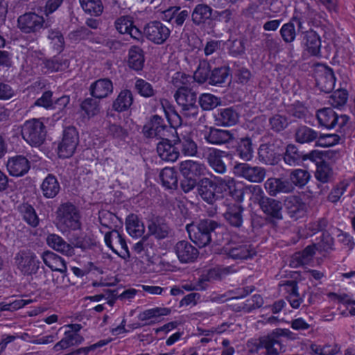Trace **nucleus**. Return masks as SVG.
Listing matches in <instances>:
<instances>
[{
  "label": "nucleus",
  "instance_id": "f257e3e1",
  "mask_svg": "<svg viewBox=\"0 0 355 355\" xmlns=\"http://www.w3.org/2000/svg\"><path fill=\"white\" fill-rule=\"evenodd\" d=\"M218 227L219 225L211 219L201 220L196 224L187 225L190 239L199 247L208 245L211 240V232Z\"/></svg>",
  "mask_w": 355,
  "mask_h": 355
},
{
  "label": "nucleus",
  "instance_id": "f03ea898",
  "mask_svg": "<svg viewBox=\"0 0 355 355\" xmlns=\"http://www.w3.org/2000/svg\"><path fill=\"white\" fill-rule=\"evenodd\" d=\"M57 219L59 228L62 232L77 230L81 227L79 211L70 202L60 205L57 210Z\"/></svg>",
  "mask_w": 355,
  "mask_h": 355
},
{
  "label": "nucleus",
  "instance_id": "7ed1b4c3",
  "mask_svg": "<svg viewBox=\"0 0 355 355\" xmlns=\"http://www.w3.org/2000/svg\"><path fill=\"white\" fill-rule=\"evenodd\" d=\"M161 139L162 141L157 144L158 155H179L180 150L184 155H196L198 153L196 144L189 139L175 142L173 145L168 139Z\"/></svg>",
  "mask_w": 355,
  "mask_h": 355
},
{
  "label": "nucleus",
  "instance_id": "20e7f679",
  "mask_svg": "<svg viewBox=\"0 0 355 355\" xmlns=\"http://www.w3.org/2000/svg\"><path fill=\"white\" fill-rule=\"evenodd\" d=\"M316 116L320 125L328 129L336 128L343 135L345 133V126L349 121L348 116L339 115L331 107L319 110Z\"/></svg>",
  "mask_w": 355,
  "mask_h": 355
},
{
  "label": "nucleus",
  "instance_id": "39448f33",
  "mask_svg": "<svg viewBox=\"0 0 355 355\" xmlns=\"http://www.w3.org/2000/svg\"><path fill=\"white\" fill-rule=\"evenodd\" d=\"M46 127L38 119L26 121L21 127L23 139L31 146H39L45 139Z\"/></svg>",
  "mask_w": 355,
  "mask_h": 355
},
{
  "label": "nucleus",
  "instance_id": "423d86ee",
  "mask_svg": "<svg viewBox=\"0 0 355 355\" xmlns=\"http://www.w3.org/2000/svg\"><path fill=\"white\" fill-rule=\"evenodd\" d=\"M174 98L179 106L182 107L181 113L186 118L196 117L198 114L196 103V94L190 89L177 90Z\"/></svg>",
  "mask_w": 355,
  "mask_h": 355
},
{
  "label": "nucleus",
  "instance_id": "0eeeda50",
  "mask_svg": "<svg viewBox=\"0 0 355 355\" xmlns=\"http://www.w3.org/2000/svg\"><path fill=\"white\" fill-rule=\"evenodd\" d=\"M293 333L288 329H277L268 336L262 338L261 343L266 349L267 355H279L285 351L280 336L290 338Z\"/></svg>",
  "mask_w": 355,
  "mask_h": 355
},
{
  "label": "nucleus",
  "instance_id": "6e6552de",
  "mask_svg": "<svg viewBox=\"0 0 355 355\" xmlns=\"http://www.w3.org/2000/svg\"><path fill=\"white\" fill-rule=\"evenodd\" d=\"M15 264L17 268L24 274L30 275L36 273L40 261L34 252L29 250H24L16 254Z\"/></svg>",
  "mask_w": 355,
  "mask_h": 355
},
{
  "label": "nucleus",
  "instance_id": "1a4fd4ad",
  "mask_svg": "<svg viewBox=\"0 0 355 355\" xmlns=\"http://www.w3.org/2000/svg\"><path fill=\"white\" fill-rule=\"evenodd\" d=\"M104 240L107 246L120 257L125 259L130 257V252L123 237L118 230H112L105 233Z\"/></svg>",
  "mask_w": 355,
  "mask_h": 355
},
{
  "label": "nucleus",
  "instance_id": "9d476101",
  "mask_svg": "<svg viewBox=\"0 0 355 355\" xmlns=\"http://www.w3.org/2000/svg\"><path fill=\"white\" fill-rule=\"evenodd\" d=\"M146 38L156 44H164L169 37L170 29L159 21L148 23L144 30Z\"/></svg>",
  "mask_w": 355,
  "mask_h": 355
},
{
  "label": "nucleus",
  "instance_id": "9b49d317",
  "mask_svg": "<svg viewBox=\"0 0 355 355\" xmlns=\"http://www.w3.org/2000/svg\"><path fill=\"white\" fill-rule=\"evenodd\" d=\"M44 17L33 12H26L17 19V27L24 33L35 34L42 29Z\"/></svg>",
  "mask_w": 355,
  "mask_h": 355
},
{
  "label": "nucleus",
  "instance_id": "f8f14e48",
  "mask_svg": "<svg viewBox=\"0 0 355 355\" xmlns=\"http://www.w3.org/2000/svg\"><path fill=\"white\" fill-rule=\"evenodd\" d=\"M79 142L78 133L73 126H68L63 130L62 141L58 146V154L73 155Z\"/></svg>",
  "mask_w": 355,
  "mask_h": 355
},
{
  "label": "nucleus",
  "instance_id": "ddd939ff",
  "mask_svg": "<svg viewBox=\"0 0 355 355\" xmlns=\"http://www.w3.org/2000/svg\"><path fill=\"white\" fill-rule=\"evenodd\" d=\"M223 253L233 259H251L256 254L255 249L248 243H229L223 248Z\"/></svg>",
  "mask_w": 355,
  "mask_h": 355
},
{
  "label": "nucleus",
  "instance_id": "4468645a",
  "mask_svg": "<svg viewBox=\"0 0 355 355\" xmlns=\"http://www.w3.org/2000/svg\"><path fill=\"white\" fill-rule=\"evenodd\" d=\"M233 173L239 177L252 182H261L263 180L266 173L263 168L251 166L247 163H239L234 165Z\"/></svg>",
  "mask_w": 355,
  "mask_h": 355
},
{
  "label": "nucleus",
  "instance_id": "2eb2a0df",
  "mask_svg": "<svg viewBox=\"0 0 355 355\" xmlns=\"http://www.w3.org/2000/svg\"><path fill=\"white\" fill-rule=\"evenodd\" d=\"M264 187L268 194L272 196H275L280 193H291L294 190V187L289 180L283 178H268Z\"/></svg>",
  "mask_w": 355,
  "mask_h": 355
},
{
  "label": "nucleus",
  "instance_id": "dca6fc26",
  "mask_svg": "<svg viewBox=\"0 0 355 355\" xmlns=\"http://www.w3.org/2000/svg\"><path fill=\"white\" fill-rule=\"evenodd\" d=\"M143 131L148 137L162 138L167 136L168 127L161 116L154 115L150 121L144 126Z\"/></svg>",
  "mask_w": 355,
  "mask_h": 355
},
{
  "label": "nucleus",
  "instance_id": "f3484780",
  "mask_svg": "<svg viewBox=\"0 0 355 355\" xmlns=\"http://www.w3.org/2000/svg\"><path fill=\"white\" fill-rule=\"evenodd\" d=\"M213 8L207 4L199 3L195 6L191 12V20L198 26L209 24L212 20Z\"/></svg>",
  "mask_w": 355,
  "mask_h": 355
},
{
  "label": "nucleus",
  "instance_id": "a211bd4d",
  "mask_svg": "<svg viewBox=\"0 0 355 355\" xmlns=\"http://www.w3.org/2000/svg\"><path fill=\"white\" fill-rule=\"evenodd\" d=\"M175 252L182 263L193 261L198 256V250L187 241H178L174 247Z\"/></svg>",
  "mask_w": 355,
  "mask_h": 355
},
{
  "label": "nucleus",
  "instance_id": "6ab92c4d",
  "mask_svg": "<svg viewBox=\"0 0 355 355\" xmlns=\"http://www.w3.org/2000/svg\"><path fill=\"white\" fill-rule=\"evenodd\" d=\"M113 84L109 78H100L92 83L89 92L95 98H105L113 92Z\"/></svg>",
  "mask_w": 355,
  "mask_h": 355
},
{
  "label": "nucleus",
  "instance_id": "aec40b11",
  "mask_svg": "<svg viewBox=\"0 0 355 355\" xmlns=\"http://www.w3.org/2000/svg\"><path fill=\"white\" fill-rule=\"evenodd\" d=\"M189 12L180 6H172L163 12V19L175 26H182L189 18Z\"/></svg>",
  "mask_w": 355,
  "mask_h": 355
},
{
  "label": "nucleus",
  "instance_id": "412c9836",
  "mask_svg": "<svg viewBox=\"0 0 355 355\" xmlns=\"http://www.w3.org/2000/svg\"><path fill=\"white\" fill-rule=\"evenodd\" d=\"M315 81L321 91L329 93L334 89L336 82L333 70L329 67H322V69L318 72Z\"/></svg>",
  "mask_w": 355,
  "mask_h": 355
},
{
  "label": "nucleus",
  "instance_id": "4be33fe9",
  "mask_svg": "<svg viewBox=\"0 0 355 355\" xmlns=\"http://www.w3.org/2000/svg\"><path fill=\"white\" fill-rule=\"evenodd\" d=\"M46 243L51 248L65 256L71 257L74 254V248L59 235L49 234L46 238Z\"/></svg>",
  "mask_w": 355,
  "mask_h": 355
},
{
  "label": "nucleus",
  "instance_id": "5701e85b",
  "mask_svg": "<svg viewBox=\"0 0 355 355\" xmlns=\"http://www.w3.org/2000/svg\"><path fill=\"white\" fill-rule=\"evenodd\" d=\"M30 168L29 162L26 157H11L7 162V169L12 176H21Z\"/></svg>",
  "mask_w": 355,
  "mask_h": 355
},
{
  "label": "nucleus",
  "instance_id": "b1692460",
  "mask_svg": "<svg viewBox=\"0 0 355 355\" xmlns=\"http://www.w3.org/2000/svg\"><path fill=\"white\" fill-rule=\"evenodd\" d=\"M198 195L205 202L212 204L216 200L214 183L207 178L201 179L197 184Z\"/></svg>",
  "mask_w": 355,
  "mask_h": 355
},
{
  "label": "nucleus",
  "instance_id": "393cba45",
  "mask_svg": "<svg viewBox=\"0 0 355 355\" xmlns=\"http://www.w3.org/2000/svg\"><path fill=\"white\" fill-rule=\"evenodd\" d=\"M317 249V245L313 244L308 245L302 251L295 253L291 257L290 265L293 268H297L309 264L313 260Z\"/></svg>",
  "mask_w": 355,
  "mask_h": 355
},
{
  "label": "nucleus",
  "instance_id": "a878e982",
  "mask_svg": "<svg viewBox=\"0 0 355 355\" xmlns=\"http://www.w3.org/2000/svg\"><path fill=\"white\" fill-rule=\"evenodd\" d=\"M44 263L52 270L64 273L67 271V266L64 260L58 254L51 251L44 252L42 254Z\"/></svg>",
  "mask_w": 355,
  "mask_h": 355
},
{
  "label": "nucleus",
  "instance_id": "bb28decb",
  "mask_svg": "<svg viewBox=\"0 0 355 355\" xmlns=\"http://www.w3.org/2000/svg\"><path fill=\"white\" fill-rule=\"evenodd\" d=\"M239 120L238 113L232 107L220 109L215 114L216 124L218 125L230 126L236 123Z\"/></svg>",
  "mask_w": 355,
  "mask_h": 355
},
{
  "label": "nucleus",
  "instance_id": "cd10ccee",
  "mask_svg": "<svg viewBox=\"0 0 355 355\" xmlns=\"http://www.w3.org/2000/svg\"><path fill=\"white\" fill-rule=\"evenodd\" d=\"M40 189L44 198H53L59 193L60 187L57 178L49 174L42 181Z\"/></svg>",
  "mask_w": 355,
  "mask_h": 355
},
{
  "label": "nucleus",
  "instance_id": "c85d7f7f",
  "mask_svg": "<svg viewBox=\"0 0 355 355\" xmlns=\"http://www.w3.org/2000/svg\"><path fill=\"white\" fill-rule=\"evenodd\" d=\"M261 210L268 216L275 219L282 218V205L281 202L269 198L263 199L261 202Z\"/></svg>",
  "mask_w": 355,
  "mask_h": 355
},
{
  "label": "nucleus",
  "instance_id": "c756f323",
  "mask_svg": "<svg viewBox=\"0 0 355 355\" xmlns=\"http://www.w3.org/2000/svg\"><path fill=\"white\" fill-rule=\"evenodd\" d=\"M207 141L215 144H226L230 141L234 143L233 134L229 130L211 128L208 135H205Z\"/></svg>",
  "mask_w": 355,
  "mask_h": 355
},
{
  "label": "nucleus",
  "instance_id": "7c9ffc66",
  "mask_svg": "<svg viewBox=\"0 0 355 355\" xmlns=\"http://www.w3.org/2000/svg\"><path fill=\"white\" fill-rule=\"evenodd\" d=\"M69 62L68 60L60 57H53L51 59L42 60V69L44 73L63 71L68 68Z\"/></svg>",
  "mask_w": 355,
  "mask_h": 355
},
{
  "label": "nucleus",
  "instance_id": "2f4dec72",
  "mask_svg": "<svg viewBox=\"0 0 355 355\" xmlns=\"http://www.w3.org/2000/svg\"><path fill=\"white\" fill-rule=\"evenodd\" d=\"M83 341V338L78 333L67 331L64 336L53 347L55 352L66 349L71 346L79 345Z\"/></svg>",
  "mask_w": 355,
  "mask_h": 355
},
{
  "label": "nucleus",
  "instance_id": "473e14b6",
  "mask_svg": "<svg viewBox=\"0 0 355 355\" xmlns=\"http://www.w3.org/2000/svg\"><path fill=\"white\" fill-rule=\"evenodd\" d=\"M133 103V95L131 91L124 89L117 96L112 103V108L118 112L128 110Z\"/></svg>",
  "mask_w": 355,
  "mask_h": 355
},
{
  "label": "nucleus",
  "instance_id": "72a5a7b5",
  "mask_svg": "<svg viewBox=\"0 0 355 355\" xmlns=\"http://www.w3.org/2000/svg\"><path fill=\"white\" fill-rule=\"evenodd\" d=\"M180 170L185 177L199 176L204 175L206 168L203 164L192 160L182 162L180 166Z\"/></svg>",
  "mask_w": 355,
  "mask_h": 355
},
{
  "label": "nucleus",
  "instance_id": "f704fd0d",
  "mask_svg": "<svg viewBox=\"0 0 355 355\" xmlns=\"http://www.w3.org/2000/svg\"><path fill=\"white\" fill-rule=\"evenodd\" d=\"M304 40L306 49L311 55L318 56L320 55L321 41L315 31H305Z\"/></svg>",
  "mask_w": 355,
  "mask_h": 355
},
{
  "label": "nucleus",
  "instance_id": "c9c22d12",
  "mask_svg": "<svg viewBox=\"0 0 355 355\" xmlns=\"http://www.w3.org/2000/svg\"><path fill=\"white\" fill-rule=\"evenodd\" d=\"M125 226L128 233L132 237H141L144 232L145 227L139 217L135 214H130L125 220Z\"/></svg>",
  "mask_w": 355,
  "mask_h": 355
},
{
  "label": "nucleus",
  "instance_id": "e433bc0d",
  "mask_svg": "<svg viewBox=\"0 0 355 355\" xmlns=\"http://www.w3.org/2000/svg\"><path fill=\"white\" fill-rule=\"evenodd\" d=\"M304 159L308 157H303ZM313 162H316L317 169L315 172V178L322 182H327L329 180L332 175V170L329 165L322 159V157H309Z\"/></svg>",
  "mask_w": 355,
  "mask_h": 355
},
{
  "label": "nucleus",
  "instance_id": "4c0bfd02",
  "mask_svg": "<svg viewBox=\"0 0 355 355\" xmlns=\"http://www.w3.org/2000/svg\"><path fill=\"white\" fill-rule=\"evenodd\" d=\"M144 51L140 47L133 46L129 49L128 62L130 68L140 71L144 67Z\"/></svg>",
  "mask_w": 355,
  "mask_h": 355
},
{
  "label": "nucleus",
  "instance_id": "58836bf2",
  "mask_svg": "<svg viewBox=\"0 0 355 355\" xmlns=\"http://www.w3.org/2000/svg\"><path fill=\"white\" fill-rule=\"evenodd\" d=\"M285 205L289 214L293 218H300L306 211V205L297 196L288 197L285 200Z\"/></svg>",
  "mask_w": 355,
  "mask_h": 355
},
{
  "label": "nucleus",
  "instance_id": "ea45409f",
  "mask_svg": "<svg viewBox=\"0 0 355 355\" xmlns=\"http://www.w3.org/2000/svg\"><path fill=\"white\" fill-rule=\"evenodd\" d=\"M148 230L151 235H154L159 239L166 238L169 233L168 226L159 218L150 220L148 224Z\"/></svg>",
  "mask_w": 355,
  "mask_h": 355
},
{
  "label": "nucleus",
  "instance_id": "a19ab883",
  "mask_svg": "<svg viewBox=\"0 0 355 355\" xmlns=\"http://www.w3.org/2000/svg\"><path fill=\"white\" fill-rule=\"evenodd\" d=\"M79 3L84 12L91 16L99 17L104 10L101 0H79Z\"/></svg>",
  "mask_w": 355,
  "mask_h": 355
},
{
  "label": "nucleus",
  "instance_id": "79ce46f5",
  "mask_svg": "<svg viewBox=\"0 0 355 355\" xmlns=\"http://www.w3.org/2000/svg\"><path fill=\"white\" fill-rule=\"evenodd\" d=\"M241 213V207L239 205L234 204L228 207L224 216L230 225L234 227H240L243 222Z\"/></svg>",
  "mask_w": 355,
  "mask_h": 355
},
{
  "label": "nucleus",
  "instance_id": "37998d69",
  "mask_svg": "<svg viewBox=\"0 0 355 355\" xmlns=\"http://www.w3.org/2000/svg\"><path fill=\"white\" fill-rule=\"evenodd\" d=\"M295 136L299 143H309L318 137V132L306 125H301L297 128Z\"/></svg>",
  "mask_w": 355,
  "mask_h": 355
},
{
  "label": "nucleus",
  "instance_id": "c03bdc74",
  "mask_svg": "<svg viewBox=\"0 0 355 355\" xmlns=\"http://www.w3.org/2000/svg\"><path fill=\"white\" fill-rule=\"evenodd\" d=\"M171 313V309L166 307H155L147 309L139 315V319L141 321L150 320H157L162 316L168 315Z\"/></svg>",
  "mask_w": 355,
  "mask_h": 355
},
{
  "label": "nucleus",
  "instance_id": "a18cd8bd",
  "mask_svg": "<svg viewBox=\"0 0 355 355\" xmlns=\"http://www.w3.org/2000/svg\"><path fill=\"white\" fill-rule=\"evenodd\" d=\"M160 178L164 187L166 189H175L178 185V178L175 171L171 168H164L160 173Z\"/></svg>",
  "mask_w": 355,
  "mask_h": 355
},
{
  "label": "nucleus",
  "instance_id": "49530a36",
  "mask_svg": "<svg viewBox=\"0 0 355 355\" xmlns=\"http://www.w3.org/2000/svg\"><path fill=\"white\" fill-rule=\"evenodd\" d=\"M19 211L24 220L31 226L37 227L39 224V218L35 209L28 204H23L19 207Z\"/></svg>",
  "mask_w": 355,
  "mask_h": 355
},
{
  "label": "nucleus",
  "instance_id": "de8ad7c7",
  "mask_svg": "<svg viewBox=\"0 0 355 355\" xmlns=\"http://www.w3.org/2000/svg\"><path fill=\"white\" fill-rule=\"evenodd\" d=\"M310 177V174L306 171L295 169L291 172L289 181L294 187L296 186L301 188L308 183Z\"/></svg>",
  "mask_w": 355,
  "mask_h": 355
},
{
  "label": "nucleus",
  "instance_id": "09e8293b",
  "mask_svg": "<svg viewBox=\"0 0 355 355\" xmlns=\"http://www.w3.org/2000/svg\"><path fill=\"white\" fill-rule=\"evenodd\" d=\"M210 64L207 60H201L193 76V79L199 83H203L209 79Z\"/></svg>",
  "mask_w": 355,
  "mask_h": 355
},
{
  "label": "nucleus",
  "instance_id": "8fccbe9b",
  "mask_svg": "<svg viewBox=\"0 0 355 355\" xmlns=\"http://www.w3.org/2000/svg\"><path fill=\"white\" fill-rule=\"evenodd\" d=\"M48 39L51 41L53 48L60 53L64 47V39L63 35L58 29H49L48 31Z\"/></svg>",
  "mask_w": 355,
  "mask_h": 355
},
{
  "label": "nucleus",
  "instance_id": "3c124183",
  "mask_svg": "<svg viewBox=\"0 0 355 355\" xmlns=\"http://www.w3.org/2000/svg\"><path fill=\"white\" fill-rule=\"evenodd\" d=\"M229 76V68L221 67L214 69L209 76V83L211 85H216L225 83Z\"/></svg>",
  "mask_w": 355,
  "mask_h": 355
},
{
  "label": "nucleus",
  "instance_id": "603ef678",
  "mask_svg": "<svg viewBox=\"0 0 355 355\" xmlns=\"http://www.w3.org/2000/svg\"><path fill=\"white\" fill-rule=\"evenodd\" d=\"M80 106L89 118L97 115L101 110L99 101L96 98H87L82 102Z\"/></svg>",
  "mask_w": 355,
  "mask_h": 355
},
{
  "label": "nucleus",
  "instance_id": "864d4df0",
  "mask_svg": "<svg viewBox=\"0 0 355 355\" xmlns=\"http://www.w3.org/2000/svg\"><path fill=\"white\" fill-rule=\"evenodd\" d=\"M199 103L204 110H211L220 104V100L211 94H202L199 98Z\"/></svg>",
  "mask_w": 355,
  "mask_h": 355
},
{
  "label": "nucleus",
  "instance_id": "5fc2aeb1",
  "mask_svg": "<svg viewBox=\"0 0 355 355\" xmlns=\"http://www.w3.org/2000/svg\"><path fill=\"white\" fill-rule=\"evenodd\" d=\"M192 80V76L187 75L184 72L178 71L172 76L171 83L174 87L178 88V90H180V89H189L188 85Z\"/></svg>",
  "mask_w": 355,
  "mask_h": 355
},
{
  "label": "nucleus",
  "instance_id": "6e6d98bb",
  "mask_svg": "<svg viewBox=\"0 0 355 355\" xmlns=\"http://www.w3.org/2000/svg\"><path fill=\"white\" fill-rule=\"evenodd\" d=\"M269 124L271 130L274 132H279L285 130L289 123L286 116L280 114H275L269 119Z\"/></svg>",
  "mask_w": 355,
  "mask_h": 355
},
{
  "label": "nucleus",
  "instance_id": "4d7b16f0",
  "mask_svg": "<svg viewBox=\"0 0 355 355\" xmlns=\"http://www.w3.org/2000/svg\"><path fill=\"white\" fill-rule=\"evenodd\" d=\"M280 35L286 43H292L296 37V30L292 22L288 21L284 24L280 29Z\"/></svg>",
  "mask_w": 355,
  "mask_h": 355
},
{
  "label": "nucleus",
  "instance_id": "13d9d810",
  "mask_svg": "<svg viewBox=\"0 0 355 355\" xmlns=\"http://www.w3.org/2000/svg\"><path fill=\"white\" fill-rule=\"evenodd\" d=\"M246 195L249 196L250 199L254 202H259L261 205V202L264 197V193L262 189L259 185H248L245 187Z\"/></svg>",
  "mask_w": 355,
  "mask_h": 355
},
{
  "label": "nucleus",
  "instance_id": "bf43d9fd",
  "mask_svg": "<svg viewBox=\"0 0 355 355\" xmlns=\"http://www.w3.org/2000/svg\"><path fill=\"white\" fill-rule=\"evenodd\" d=\"M287 112L293 117L303 119L306 117L308 110L304 104L297 101L288 106Z\"/></svg>",
  "mask_w": 355,
  "mask_h": 355
},
{
  "label": "nucleus",
  "instance_id": "052dcab7",
  "mask_svg": "<svg viewBox=\"0 0 355 355\" xmlns=\"http://www.w3.org/2000/svg\"><path fill=\"white\" fill-rule=\"evenodd\" d=\"M99 220L102 226L112 230L116 227L118 218L110 211H103L99 214Z\"/></svg>",
  "mask_w": 355,
  "mask_h": 355
},
{
  "label": "nucleus",
  "instance_id": "680f3d73",
  "mask_svg": "<svg viewBox=\"0 0 355 355\" xmlns=\"http://www.w3.org/2000/svg\"><path fill=\"white\" fill-rule=\"evenodd\" d=\"M135 88L138 93L144 97H151L155 94L153 86L143 79L137 80Z\"/></svg>",
  "mask_w": 355,
  "mask_h": 355
},
{
  "label": "nucleus",
  "instance_id": "e2e57ef3",
  "mask_svg": "<svg viewBox=\"0 0 355 355\" xmlns=\"http://www.w3.org/2000/svg\"><path fill=\"white\" fill-rule=\"evenodd\" d=\"M32 300H23L19 299L16 300L10 303H0V311H15L21 308H23L27 304L32 303Z\"/></svg>",
  "mask_w": 355,
  "mask_h": 355
},
{
  "label": "nucleus",
  "instance_id": "0e129e2a",
  "mask_svg": "<svg viewBox=\"0 0 355 355\" xmlns=\"http://www.w3.org/2000/svg\"><path fill=\"white\" fill-rule=\"evenodd\" d=\"M347 92L345 89L336 91L329 98V103L334 107H338L345 104L347 100Z\"/></svg>",
  "mask_w": 355,
  "mask_h": 355
},
{
  "label": "nucleus",
  "instance_id": "69168bd1",
  "mask_svg": "<svg viewBox=\"0 0 355 355\" xmlns=\"http://www.w3.org/2000/svg\"><path fill=\"white\" fill-rule=\"evenodd\" d=\"M92 35V32L85 26H80L76 30L71 31L69 34V39L74 42H78L80 40H87Z\"/></svg>",
  "mask_w": 355,
  "mask_h": 355
},
{
  "label": "nucleus",
  "instance_id": "338daca9",
  "mask_svg": "<svg viewBox=\"0 0 355 355\" xmlns=\"http://www.w3.org/2000/svg\"><path fill=\"white\" fill-rule=\"evenodd\" d=\"M349 186V181L344 180L338 184L328 196V200L332 202H336L347 190Z\"/></svg>",
  "mask_w": 355,
  "mask_h": 355
},
{
  "label": "nucleus",
  "instance_id": "774afa93",
  "mask_svg": "<svg viewBox=\"0 0 355 355\" xmlns=\"http://www.w3.org/2000/svg\"><path fill=\"white\" fill-rule=\"evenodd\" d=\"M133 21L128 16H122L119 17L114 22V26L117 31L121 34H125L128 29L131 28Z\"/></svg>",
  "mask_w": 355,
  "mask_h": 355
}]
</instances>
